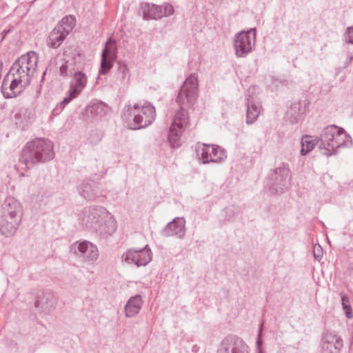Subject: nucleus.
<instances>
[{"label":"nucleus","mask_w":353,"mask_h":353,"mask_svg":"<svg viewBox=\"0 0 353 353\" xmlns=\"http://www.w3.org/2000/svg\"><path fill=\"white\" fill-rule=\"evenodd\" d=\"M197 92L198 76L192 73L185 79L176 99L179 109L174 116L168 137V143L172 148L181 145L182 134L189 123L188 109L195 102Z\"/></svg>","instance_id":"obj_1"},{"label":"nucleus","mask_w":353,"mask_h":353,"mask_svg":"<svg viewBox=\"0 0 353 353\" xmlns=\"http://www.w3.org/2000/svg\"><path fill=\"white\" fill-rule=\"evenodd\" d=\"M316 144L321 154L329 157L336 154L339 148L351 145L352 139L343 128L330 125L322 130Z\"/></svg>","instance_id":"obj_2"},{"label":"nucleus","mask_w":353,"mask_h":353,"mask_svg":"<svg viewBox=\"0 0 353 353\" xmlns=\"http://www.w3.org/2000/svg\"><path fill=\"white\" fill-rule=\"evenodd\" d=\"M54 157L52 143L45 139L28 141L23 147L19 161L30 169L36 163H45Z\"/></svg>","instance_id":"obj_3"},{"label":"nucleus","mask_w":353,"mask_h":353,"mask_svg":"<svg viewBox=\"0 0 353 353\" xmlns=\"http://www.w3.org/2000/svg\"><path fill=\"white\" fill-rule=\"evenodd\" d=\"M122 119L131 130L145 128L151 125L156 118V110L151 103L143 105H126L123 108Z\"/></svg>","instance_id":"obj_4"},{"label":"nucleus","mask_w":353,"mask_h":353,"mask_svg":"<svg viewBox=\"0 0 353 353\" xmlns=\"http://www.w3.org/2000/svg\"><path fill=\"white\" fill-rule=\"evenodd\" d=\"M38 55L34 51H30L21 55L12 65L9 74L30 84L31 79L37 68Z\"/></svg>","instance_id":"obj_5"},{"label":"nucleus","mask_w":353,"mask_h":353,"mask_svg":"<svg viewBox=\"0 0 353 353\" xmlns=\"http://www.w3.org/2000/svg\"><path fill=\"white\" fill-rule=\"evenodd\" d=\"M74 24L75 17L74 16L64 17L50 33L47 40L48 45L52 48H58L72 31Z\"/></svg>","instance_id":"obj_6"},{"label":"nucleus","mask_w":353,"mask_h":353,"mask_svg":"<svg viewBox=\"0 0 353 353\" xmlns=\"http://www.w3.org/2000/svg\"><path fill=\"white\" fill-rule=\"evenodd\" d=\"M256 29L239 32L234 39V49L237 57H245L255 46Z\"/></svg>","instance_id":"obj_7"},{"label":"nucleus","mask_w":353,"mask_h":353,"mask_svg":"<svg viewBox=\"0 0 353 353\" xmlns=\"http://www.w3.org/2000/svg\"><path fill=\"white\" fill-rule=\"evenodd\" d=\"M106 214V210L102 207H86L81 213V224L86 229L97 232L101 228L103 217Z\"/></svg>","instance_id":"obj_8"},{"label":"nucleus","mask_w":353,"mask_h":353,"mask_svg":"<svg viewBox=\"0 0 353 353\" xmlns=\"http://www.w3.org/2000/svg\"><path fill=\"white\" fill-rule=\"evenodd\" d=\"M270 188L276 192H283L288 190L291 181L290 168L288 164L282 163L275 168L270 177Z\"/></svg>","instance_id":"obj_9"},{"label":"nucleus","mask_w":353,"mask_h":353,"mask_svg":"<svg viewBox=\"0 0 353 353\" xmlns=\"http://www.w3.org/2000/svg\"><path fill=\"white\" fill-rule=\"evenodd\" d=\"M70 82L69 90L66 97L61 102L62 108L76 99L86 87L88 79L85 73L81 71L74 72Z\"/></svg>","instance_id":"obj_10"},{"label":"nucleus","mask_w":353,"mask_h":353,"mask_svg":"<svg viewBox=\"0 0 353 353\" xmlns=\"http://www.w3.org/2000/svg\"><path fill=\"white\" fill-rule=\"evenodd\" d=\"M152 258V252L148 245L143 249H130L122 255V261L128 264H134L137 267L145 266Z\"/></svg>","instance_id":"obj_11"},{"label":"nucleus","mask_w":353,"mask_h":353,"mask_svg":"<svg viewBox=\"0 0 353 353\" xmlns=\"http://www.w3.org/2000/svg\"><path fill=\"white\" fill-rule=\"evenodd\" d=\"M71 252L89 263H94L99 257L97 247L88 241L75 242L71 245Z\"/></svg>","instance_id":"obj_12"},{"label":"nucleus","mask_w":353,"mask_h":353,"mask_svg":"<svg viewBox=\"0 0 353 353\" xmlns=\"http://www.w3.org/2000/svg\"><path fill=\"white\" fill-rule=\"evenodd\" d=\"M57 302L55 294L50 290H46L37 294L34 307L40 314H48L55 309Z\"/></svg>","instance_id":"obj_13"},{"label":"nucleus","mask_w":353,"mask_h":353,"mask_svg":"<svg viewBox=\"0 0 353 353\" xmlns=\"http://www.w3.org/2000/svg\"><path fill=\"white\" fill-rule=\"evenodd\" d=\"M117 57V47L115 41L109 38L101 53V68L99 74H105L112 68Z\"/></svg>","instance_id":"obj_14"},{"label":"nucleus","mask_w":353,"mask_h":353,"mask_svg":"<svg viewBox=\"0 0 353 353\" xmlns=\"http://www.w3.org/2000/svg\"><path fill=\"white\" fill-rule=\"evenodd\" d=\"M217 353H249V347L240 337L230 335L222 341Z\"/></svg>","instance_id":"obj_15"},{"label":"nucleus","mask_w":353,"mask_h":353,"mask_svg":"<svg viewBox=\"0 0 353 353\" xmlns=\"http://www.w3.org/2000/svg\"><path fill=\"white\" fill-rule=\"evenodd\" d=\"M4 78L1 85V92L3 97L6 99L16 97L28 86V83H23L24 81L17 77H12L9 81L8 76Z\"/></svg>","instance_id":"obj_16"},{"label":"nucleus","mask_w":353,"mask_h":353,"mask_svg":"<svg viewBox=\"0 0 353 353\" xmlns=\"http://www.w3.org/2000/svg\"><path fill=\"white\" fill-rule=\"evenodd\" d=\"M343 343L341 338L332 332L324 333L321 339L322 353H339Z\"/></svg>","instance_id":"obj_17"},{"label":"nucleus","mask_w":353,"mask_h":353,"mask_svg":"<svg viewBox=\"0 0 353 353\" xmlns=\"http://www.w3.org/2000/svg\"><path fill=\"white\" fill-rule=\"evenodd\" d=\"M78 192L87 201H94L97 198L103 196V191L94 181L82 182L78 188Z\"/></svg>","instance_id":"obj_18"},{"label":"nucleus","mask_w":353,"mask_h":353,"mask_svg":"<svg viewBox=\"0 0 353 353\" xmlns=\"http://www.w3.org/2000/svg\"><path fill=\"white\" fill-rule=\"evenodd\" d=\"M185 220L183 217H176L169 222L161 231L163 236H176L183 239L185 235Z\"/></svg>","instance_id":"obj_19"},{"label":"nucleus","mask_w":353,"mask_h":353,"mask_svg":"<svg viewBox=\"0 0 353 353\" xmlns=\"http://www.w3.org/2000/svg\"><path fill=\"white\" fill-rule=\"evenodd\" d=\"M2 215L6 218L16 219L19 218L21 221L22 207L21 203L14 197H8L3 201L2 205Z\"/></svg>","instance_id":"obj_20"},{"label":"nucleus","mask_w":353,"mask_h":353,"mask_svg":"<svg viewBox=\"0 0 353 353\" xmlns=\"http://www.w3.org/2000/svg\"><path fill=\"white\" fill-rule=\"evenodd\" d=\"M250 92L251 88L248 90V94H250ZM246 105V123L248 124H252L256 121L261 113V102L256 97L249 94L247 98Z\"/></svg>","instance_id":"obj_21"},{"label":"nucleus","mask_w":353,"mask_h":353,"mask_svg":"<svg viewBox=\"0 0 353 353\" xmlns=\"http://www.w3.org/2000/svg\"><path fill=\"white\" fill-rule=\"evenodd\" d=\"M20 219H10L4 216L0 217V233L6 236H12L21 223Z\"/></svg>","instance_id":"obj_22"},{"label":"nucleus","mask_w":353,"mask_h":353,"mask_svg":"<svg viewBox=\"0 0 353 353\" xmlns=\"http://www.w3.org/2000/svg\"><path fill=\"white\" fill-rule=\"evenodd\" d=\"M32 121L31 112L28 108L22 107L16 110L14 123L21 130H26Z\"/></svg>","instance_id":"obj_23"},{"label":"nucleus","mask_w":353,"mask_h":353,"mask_svg":"<svg viewBox=\"0 0 353 353\" xmlns=\"http://www.w3.org/2000/svg\"><path fill=\"white\" fill-rule=\"evenodd\" d=\"M144 20L159 19L163 17L162 7L150 3H143L141 6Z\"/></svg>","instance_id":"obj_24"},{"label":"nucleus","mask_w":353,"mask_h":353,"mask_svg":"<svg viewBox=\"0 0 353 353\" xmlns=\"http://www.w3.org/2000/svg\"><path fill=\"white\" fill-rule=\"evenodd\" d=\"M143 305V299L141 296L137 294L131 297L125 306V314L128 318L135 316L139 314Z\"/></svg>","instance_id":"obj_25"},{"label":"nucleus","mask_w":353,"mask_h":353,"mask_svg":"<svg viewBox=\"0 0 353 353\" xmlns=\"http://www.w3.org/2000/svg\"><path fill=\"white\" fill-rule=\"evenodd\" d=\"M109 111V107L101 101H93L86 107L87 114L92 116L103 117Z\"/></svg>","instance_id":"obj_26"},{"label":"nucleus","mask_w":353,"mask_h":353,"mask_svg":"<svg viewBox=\"0 0 353 353\" xmlns=\"http://www.w3.org/2000/svg\"><path fill=\"white\" fill-rule=\"evenodd\" d=\"M212 145L202 143H197L195 145L196 153L198 159L202 161L203 164L210 163V153Z\"/></svg>","instance_id":"obj_27"},{"label":"nucleus","mask_w":353,"mask_h":353,"mask_svg":"<svg viewBox=\"0 0 353 353\" xmlns=\"http://www.w3.org/2000/svg\"><path fill=\"white\" fill-rule=\"evenodd\" d=\"M210 155L212 163H221L227 157L225 150L217 145H212Z\"/></svg>","instance_id":"obj_28"},{"label":"nucleus","mask_w":353,"mask_h":353,"mask_svg":"<svg viewBox=\"0 0 353 353\" xmlns=\"http://www.w3.org/2000/svg\"><path fill=\"white\" fill-rule=\"evenodd\" d=\"M116 223L114 220L110 219L101 223V228L97 232H99L101 236H108L111 235L116 230Z\"/></svg>","instance_id":"obj_29"},{"label":"nucleus","mask_w":353,"mask_h":353,"mask_svg":"<svg viewBox=\"0 0 353 353\" xmlns=\"http://www.w3.org/2000/svg\"><path fill=\"white\" fill-rule=\"evenodd\" d=\"M291 123H297L301 117L300 103H293L287 112Z\"/></svg>","instance_id":"obj_30"},{"label":"nucleus","mask_w":353,"mask_h":353,"mask_svg":"<svg viewBox=\"0 0 353 353\" xmlns=\"http://www.w3.org/2000/svg\"><path fill=\"white\" fill-rule=\"evenodd\" d=\"M314 145L315 143L314 140L312 139V137L307 135L303 136L301 139V155H306L314 148Z\"/></svg>","instance_id":"obj_31"},{"label":"nucleus","mask_w":353,"mask_h":353,"mask_svg":"<svg viewBox=\"0 0 353 353\" xmlns=\"http://www.w3.org/2000/svg\"><path fill=\"white\" fill-rule=\"evenodd\" d=\"M340 295L341 298L342 306L345 312L346 317L348 319H352L353 317V312L350 305V299L346 295L343 294V293H341Z\"/></svg>","instance_id":"obj_32"},{"label":"nucleus","mask_w":353,"mask_h":353,"mask_svg":"<svg viewBox=\"0 0 353 353\" xmlns=\"http://www.w3.org/2000/svg\"><path fill=\"white\" fill-rule=\"evenodd\" d=\"M59 70L60 75L63 77H72L75 72L72 64L69 63L68 61L61 65Z\"/></svg>","instance_id":"obj_33"},{"label":"nucleus","mask_w":353,"mask_h":353,"mask_svg":"<svg viewBox=\"0 0 353 353\" xmlns=\"http://www.w3.org/2000/svg\"><path fill=\"white\" fill-rule=\"evenodd\" d=\"M223 216L226 221H232L238 213V208L235 206L226 207L223 212Z\"/></svg>","instance_id":"obj_34"},{"label":"nucleus","mask_w":353,"mask_h":353,"mask_svg":"<svg viewBox=\"0 0 353 353\" xmlns=\"http://www.w3.org/2000/svg\"><path fill=\"white\" fill-rule=\"evenodd\" d=\"M163 17H169L170 16L171 14H173L174 12V8L172 5L166 3H164L163 6Z\"/></svg>","instance_id":"obj_35"},{"label":"nucleus","mask_w":353,"mask_h":353,"mask_svg":"<svg viewBox=\"0 0 353 353\" xmlns=\"http://www.w3.org/2000/svg\"><path fill=\"white\" fill-rule=\"evenodd\" d=\"M314 258L320 261L323 256V250L320 245H314L313 248Z\"/></svg>","instance_id":"obj_36"},{"label":"nucleus","mask_w":353,"mask_h":353,"mask_svg":"<svg viewBox=\"0 0 353 353\" xmlns=\"http://www.w3.org/2000/svg\"><path fill=\"white\" fill-rule=\"evenodd\" d=\"M345 40L347 43L353 44V26L347 28Z\"/></svg>","instance_id":"obj_37"},{"label":"nucleus","mask_w":353,"mask_h":353,"mask_svg":"<svg viewBox=\"0 0 353 353\" xmlns=\"http://www.w3.org/2000/svg\"><path fill=\"white\" fill-rule=\"evenodd\" d=\"M119 70L123 74V78H124L125 74L128 72V67L126 64L122 63L121 62H119Z\"/></svg>","instance_id":"obj_38"},{"label":"nucleus","mask_w":353,"mask_h":353,"mask_svg":"<svg viewBox=\"0 0 353 353\" xmlns=\"http://www.w3.org/2000/svg\"><path fill=\"white\" fill-rule=\"evenodd\" d=\"M262 327H263V324H261L259 330V333H258V339L256 341L257 350L259 348H261V345H262V341L261 339V332H262Z\"/></svg>","instance_id":"obj_39"},{"label":"nucleus","mask_w":353,"mask_h":353,"mask_svg":"<svg viewBox=\"0 0 353 353\" xmlns=\"http://www.w3.org/2000/svg\"><path fill=\"white\" fill-rule=\"evenodd\" d=\"M199 347L197 345H194L192 346V351L193 352L196 353V352H199Z\"/></svg>","instance_id":"obj_40"},{"label":"nucleus","mask_w":353,"mask_h":353,"mask_svg":"<svg viewBox=\"0 0 353 353\" xmlns=\"http://www.w3.org/2000/svg\"><path fill=\"white\" fill-rule=\"evenodd\" d=\"M257 353H263L261 348H259L258 350H257Z\"/></svg>","instance_id":"obj_41"},{"label":"nucleus","mask_w":353,"mask_h":353,"mask_svg":"<svg viewBox=\"0 0 353 353\" xmlns=\"http://www.w3.org/2000/svg\"><path fill=\"white\" fill-rule=\"evenodd\" d=\"M8 32H9V30H7V32H5V31L3 32V33H5V35H6V34H8Z\"/></svg>","instance_id":"obj_42"},{"label":"nucleus","mask_w":353,"mask_h":353,"mask_svg":"<svg viewBox=\"0 0 353 353\" xmlns=\"http://www.w3.org/2000/svg\"><path fill=\"white\" fill-rule=\"evenodd\" d=\"M8 32H9V30H7V32H5V31L3 32V33H5V35H6V34H8Z\"/></svg>","instance_id":"obj_43"}]
</instances>
